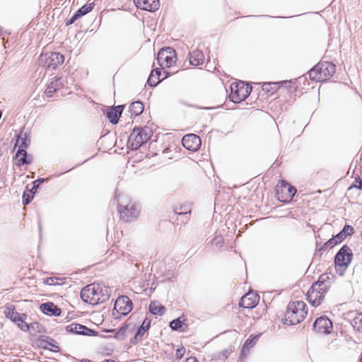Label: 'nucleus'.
Here are the masks:
<instances>
[{"label": "nucleus", "instance_id": "obj_1", "mask_svg": "<svg viewBox=\"0 0 362 362\" xmlns=\"http://www.w3.org/2000/svg\"><path fill=\"white\" fill-rule=\"evenodd\" d=\"M110 297L108 288L100 284H91L81 291V298L86 303L98 305L107 300Z\"/></svg>", "mask_w": 362, "mask_h": 362}, {"label": "nucleus", "instance_id": "obj_2", "mask_svg": "<svg viewBox=\"0 0 362 362\" xmlns=\"http://www.w3.org/2000/svg\"><path fill=\"white\" fill-rule=\"evenodd\" d=\"M329 287V278L326 275H321L318 281L313 283L307 292V300L309 303L315 307L319 306L324 300Z\"/></svg>", "mask_w": 362, "mask_h": 362}, {"label": "nucleus", "instance_id": "obj_3", "mask_svg": "<svg viewBox=\"0 0 362 362\" xmlns=\"http://www.w3.org/2000/svg\"><path fill=\"white\" fill-rule=\"evenodd\" d=\"M308 314V308L303 300L291 302L287 307L285 314V322L296 325L303 321Z\"/></svg>", "mask_w": 362, "mask_h": 362}, {"label": "nucleus", "instance_id": "obj_4", "mask_svg": "<svg viewBox=\"0 0 362 362\" xmlns=\"http://www.w3.org/2000/svg\"><path fill=\"white\" fill-rule=\"evenodd\" d=\"M335 71V65L332 62H320L309 71V77L316 82L325 81L334 75Z\"/></svg>", "mask_w": 362, "mask_h": 362}, {"label": "nucleus", "instance_id": "obj_5", "mask_svg": "<svg viewBox=\"0 0 362 362\" xmlns=\"http://www.w3.org/2000/svg\"><path fill=\"white\" fill-rule=\"evenodd\" d=\"M117 211L119 219L127 223L136 219L140 214L137 204L131 200H127L124 204H119Z\"/></svg>", "mask_w": 362, "mask_h": 362}, {"label": "nucleus", "instance_id": "obj_6", "mask_svg": "<svg viewBox=\"0 0 362 362\" xmlns=\"http://www.w3.org/2000/svg\"><path fill=\"white\" fill-rule=\"evenodd\" d=\"M150 137L148 128L136 127L131 132L127 144L131 149L136 150L145 144Z\"/></svg>", "mask_w": 362, "mask_h": 362}, {"label": "nucleus", "instance_id": "obj_7", "mask_svg": "<svg viewBox=\"0 0 362 362\" xmlns=\"http://www.w3.org/2000/svg\"><path fill=\"white\" fill-rule=\"evenodd\" d=\"M230 88V93L229 94V98L235 103H239L245 100L250 95L252 90L249 84L243 81L232 83Z\"/></svg>", "mask_w": 362, "mask_h": 362}, {"label": "nucleus", "instance_id": "obj_8", "mask_svg": "<svg viewBox=\"0 0 362 362\" xmlns=\"http://www.w3.org/2000/svg\"><path fill=\"white\" fill-rule=\"evenodd\" d=\"M296 192L294 187L284 180H279L275 187L276 198L283 203L291 202Z\"/></svg>", "mask_w": 362, "mask_h": 362}, {"label": "nucleus", "instance_id": "obj_9", "mask_svg": "<svg viewBox=\"0 0 362 362\" xmlns=\"http://www.w3.org/2000/svg\"><path fill=\"white\" fill-rule=\"evenodd\" d=\"M133 308V303L131 299L126 296H119L114 305L112 315L115 319H119L122 316L129 314Z\"/></svg>", "mask_w": 362, "mask_h": 362}, {"label": "nucleus", "instance_id": "obj_10", "mask_svg": "<svg viewBox=\"0 0 362 362\" xmlns=\"http://www.w3.org/2000/svg\"><path fill=\"white\" fill-rule=\"evenodd\" d=\"M157 61L162 69L171 67L177 61L175 50L169 47L162 48L158 54Z\"/></svg>", "mask_w": 362, "mask_h": 362}, {"label": "nucleus", "instance_id": "obj_11", "mask_svg": "<svg viewBox=\"0 0 362 362\" xmlns=\"http://www.w3.org/2000/svg\"><path fill=\"white\" fill-rule=\"evenodd\" d=\"M351 250L347 245H344L335 256V265L338 267L346 268L352 259Z\"/></svg>", "mask_w": 362, "mask_h": 362}, {"label": "nucleus", "instance_id": "obj_12", "mask_svg": "<svg viewBox=\"0 0 362 362\" xmlns=\"http://www.w3.org/2000/svg\"><path fill=\"white\" fill-rule=\"evenodd\" d=\"M66 331L71 334L85 336H97L98 334L97 331L76 322L68 325Z\"/></svg>", "mask_w": 362, "mask_h": 362}, {"label": "nucleus", "instance_id": "obj_13", "mask_svg": "<svg viewBox=\"0 0 362 362\" xmlns=\"http://www.w3.org/2000/svg\"><path fill=\"white\" fill-rule=\"evenodd\" d=\"M313 329L320 334H327L332 330V322L326 317H320L315 320Z\"/></svg>", "mask_w": 362, "mask_h": 362}, {"label": "nucleus", "instance_id": "obj_14", "mask_svg": "<svg viewBox=\"0 0 362 362\" xmlns=\"http://www.w3.org/2000/svg\"><path fill=\"white\" fill-rule=\"evenodd\" d=\"M182 144L185 148L192 151H196L200 148L202 141L197 135L189 134L183 136Z\"/></svg>", "mask_w": 362, "mask_h": 362}, {"label": "nucleus", "instance_id": "obj_15", "mask_svg": "<svg viewBox=\"0 0 362 362\" xmlns=\"http://www.w3.org/2000/svg\"><path fill=\"white\" fill-rule=\"evenodd\" d=\"M45 59V66L47 67L56 68L64 62V57L59 52H51L49 55L45 54L42 56V59Z\"/></svg>", "mask_w": 362, "mask_h": 362}, {"label": "nucleus", "instance_id": "obj_16", "mask_svg": "<svg viewBox=\"0 0 362 362\" xmlns=\"http://www.w3.org/2000/svg\"><path fill=\"white\" fill-rule=\"evenodd\" d=\"M259 300V296L258 294L254 292H248L241 298L239 305L240 307L251 309L256 307Z\"/></svg>", "mask_w": 362, "mask_h": 362}, {"label": "nucleus", "instance_id": "obj_17", "mask_svg": "<svg viewBox=\"0 0 362 362\" xmlns=\"http://www.w3.org/2000/svg\"><path fill=\"white\" fill-rule=\"evenodd\" d=\"M168 76V73L165 71H163L162 67L160 69L156 68L151 71L147 83L150 86L154 87L157 86L161 81L166 78Z\"/></svg>", "mask_w": 362, "mask_h": 362}, {"label": "nucleus", "instance_id": "obj_18", "mask_svg": "<svg viewBox=\"0 0 362 362\" xmlns=\"http://www.w3.org/2000/svg\"><path fill=\"white\" fill-rule=\"evenodd\" d=\"M188 56L190 64L194 66L204 64L206 60L205 54L199 48L192 49Z\"/></svg>", "mask_w": 362, "mask_h": 362}, {"label": "nucleus", "instance_id": "obj_19", "mask_svg": "<svg viewBox=\"0 0 362 362\" xmlns=\"http://www.w3.org/2000/svg\"><path fill=\"white\" fill-rule=\"evenodd\" d=\"M136 6L140 9L154 12L159 8V0H134Z\"/></svg>", "mask_w": 362, "mask_h": 362}, {"label": "nucleus", "instance_id": "obj_20", "mask_svg": "<svg viewBox=\"0 0 362 362\" xmlns=\"http://www.w3.org/2000/svg\"><path fill=\"white\" fill-rule=\"evenodd\" d=\"M123 110V105L113 106L107 108L106 110V117L110 122L113 124H117Z\"/></svg>", "mask_w": 362, "mask_h": 362}, {"label": "nucleus", "instance_id": "obj_21", "mask_svg": "<svg viewBox=\"0 0 362 362\" xmlns=\"http://www.w3.org/2000/svg\"><path fill=\"white\" fill-rule=\"evenodd\" d=\"M93 3H88L83 5L75 13V14L69 20L66 21V25L69 26L73 24L76 20L91 11L93 8Z\"/></svg>", "mask_w": 362, "mask_h": 362}, {"label": "nucleus", "instance_id": "obj_22", "mask_svg": "<svg viewBox=\"0 0 362 362\" xmlns=\"http://www.w3.org/2000/svg\"><path fill=\"white\" fill-rule=\"evenodd\" d=\"M40 308L44 314L49 316H59L62 313V310L52 302L42 303Z\"/></svg>", "mask_w": 362, "mask_h": 362}, {"label": "nucleus", "instance_id": "obj_23", "mask_svg": "<svg viewBox=\"0 0 362 362\" xmlns=\"http://www.w3.org/2000/svg\"><path fill=\"white\" fill-rule=\"evenodd\" d=\"M151 324V320L148 318H145L135 334L134 337L132 339V342L133 344H136L139 341H141L145 333L149 329Z\"/></svg>", "mask_w": 362, "mask_h": 362}, {"label": "nucleus", "instance_id": "obj_24", "mask_svg": "<svg viewBox=\"0 0 362 362\" xmlns=\"http://www.w3.org/2000/svg\"><path fill=\"white\" fill-rule=\"evenodd\" d=\"M32 160V157L28 156L26 150L23 148L18 149L15 156V163L16 165L20 167L25 164L28 165L31 163Z\"/></svg>", "mask_w": 362, "mask_h": 362}, {"label": "nucleus", "instance_id": "obj_25", "mask_svg": "<svg viewBox=\"0 0 362 362\" xmlns=\"http://www.w3.org/2000/svg\"><path fill=\"white\" fill-rule=\"evenodd\" d=\"M3 313L6 318L10 319L13 322L19 321V317H23V314L18 313L13 305H6L4 307Z\"/></svg>", "mask_w": 362, "mask_h": 362}, {"label": "nucleus", "instance_id": "obj_26", "mask_svg": "<svg viewBox=\"0 0 362 362\" xmlns=\"http://www.w3.org/2000/svg\"><path fill=\"white\" fill-rule=\"evenodd\" d=\"M282 82H266L262 86V91L268 95H272L278 91L282 86Z\"/></svg>", "mask_w": 362, "mask_h": 362}, {"label": "nucleus", "instance_id": "obj_27", "mask_svg": "<svg viewBox=\"0 0 362 362\" xmlns=\"http://www.w3.org/2000/svg\"><path fill=\"white\" fill-rule=\"evenodd\" d=\"M170 327L173 330L179 331V332H185L187 329L188 325L186 323V319L182 317L177 318L173 320L170 323Z\"/></svg>", "mask_w": 362, "mask_h": 362}, {"label": "nucleus", "instance_id": "obj_28", "mask_svg": "<svg viewBox=\"0 0 362 362\" xmlns=\"http://www.w3.org/2000/svg\"><path fill=\"white\" fill-rule=\"evenodd\" d=\"M149 310L153 315H162L165 313V308L156 301L151 302Z\"/></svg>", "mask_w": 362, "mask_h": 362}, {"label": "nucleus", "instance_id": "obj_29", "mask_svg": "<svg viewBox=\"0 0 362 362\" xmlns=\"http://www.w3.org/2000/svg\"><path fill=\"white\" fill-rule=\"evenodd\" d=\"M129 112L132 115L138 116L144 111V105L141 102L135 101L129 105Z\"/></svg>", "mask_w": 362, "mask_h": 362}, {"label": "nucleus", "instance_id": "obj_30", "mask_svg": "<svg viewBox=\"0 0 362 362\" xmlns=\"http://www.w3.org/2000/svg\"><path fill=\"white\" fill-rule=\"evenodd\" d=\"M259 335H250L243 344L242 351H245L252 348L259 340Z\"/></svg>", "mask_w": 362, "mask_h": 362}, {"label": "nucleus", "instance_id": "obj_31", "mask_svg": "<svg viewBox=\"0 0 362 362\" xmlns=\"http://www.w3.org/2000/svg\"><path fill=\"white\" fill-rule=\"evenodd\" d=\"M22 317H19V321H16L14 323L17 325L21 330L23 332H28L30 329V327L33 326V324L29 325L25 322V320L27 317L26 314H23Z\"/></svg>", "mask_w": 362, "mask_h": 362}, {"label": "nucleus", "instance_id": "obj_32", "mask_svg": "<svg viewBox=\"0 0 362 362\" xmlns=\"http://www.w3.org/2000/svg\"><path fill=\"white\" fill-rule=\"evenodd\" d=\"M57 81H52L46 88L45 94L47 97H52L57 90Z\"/></svg>", "mask_w": 362, "mask_h": 362}, {"label": "nucleus", "instance_id": "obj_33", "mask_svg": "<svg viewBox=\"0 0 362 362\" xmlns=\"http://www.w3.org/2000/svg\"><path fill=\"white\" fill-rule=\"evenodd\" d=\"M266 314L265 306H260L251 312V317L254 320H259Z\"/></svg>", "mask_w": 362, "mask_h": 362}, {"label": "nucleus", "instance_id": "obj_34", "mask_svg": "<svg viewBox=\"0 0 362 362\" xmlns=\"http://www.w3.org/2000/svg\"><path fill=\"white\" fill-rule=\"evenodd\" d=\"M26 189L28 191V192H24L23 194V205L28 204L32 199H33V194L35 193V191H33L31 189H28V187H26Z\"/></svg>", "mask_w": 362, "mask_h": 362}, {"label": "nucleus", "instance_id": "obj_35", "mask_svg": "<svg viewBox=\"0 0 362 362\" xmlns=\"http://www.w3.org/2000/svg\"><path fill=\"white\" fill-rule=\"evenodd\" d=\"M28 145H29V140H28L26 137L19 136L16 139V141L15 144V147H18V149L23 148V149L25 150L27 148V147L28 146Z\"/></svg>", "mask_w": 362, "mask_h": 362}, {"label": "nucleus", "instance_id": "obj_36", "mask_svg": "<svg viewBox=\"0 0 362 362\" xmlns=\"http://www.w3.org/2000/svg\"><path fill=\"white\" fill-rule=\"evenodd\" d=\"M43 283L47 285H61L63 284L62 279L57 277H48L43 280Z\"/></svg>", "mask_w": 362, "mask_h": 362}, {"label": "nucleus", "instance_id": "obj_37", "mask_svg": "<svg viewBox=\"0 0 362 362\" xmlns=\"http://www.w3.org/2000/svg\"><path fill=\"white\" fill-rule=\"evenodd\" d=\"M353 326L357 330H362V313L358 314L353 320Z\"/></svg>", "mask_w": 362, "mask_h": 362}, {"label": "nucleus", "instance_id": "obj_38", "mask_svg": "<svg viewBox=\"0 0 362 362\" xmlns=\"http://www.w3.org/2000/svg\"><path fill=\"white\" fill-rule=\"evenodd\" d=\"M175 212L178 214H186L191 212L189 206L185 205L184 206H180V207L175 208Z\"/></svg>", "mask_w": 362, "mask_h": 362}, {"label": "nucleus", "instance_id": "obj_39", "mask_svg": "<svg viewBox=\"0 0 362 362\" xmlns=\"http://www.w3.org/2000/svg\"><path fill=\"white\" fill-rule=\"evenodd\" d=\"M352 188H357L359 189H362V180L360 177L357 176L355 178L354 182L349 187V189H351Z\"/></svg>", "mask_w": 362, "mask_h": 362}, {"label": "nucleus", "instance_id": "obj_40", "mask_svg": "<svg viewBox=\"0 0 362 362\" xmlns=\"http://www.w3.org/2000/svg\"><path fill=\"white\" fill-rule=\"evenodd\" d=\"M341 232L346 237L347 235H352L354 232V229L351 226L346 225Z\"/></svg>", "mask_w": 362, "mask_h": 362}, {"label": "nucleus", "instance_id": "obj_41", "mask_svg": "<svg viewBox=\"0 0 362 362\" xmlns=\"http://www.w3.org/2000/svg\"><path fill=\"white\" fill-rule=\"evenodd\" d=\"M185 354V348L184 346L179 347L176 349L175 356L177 359H181Z\"/></svg>", "mask_w": 362, "mask_h": 362}, {"label": "nucleus", "instance_id": "obj_42", "mask_svg": "<svg viewBox=\"0 0 362 362\" xmlns=\"http://www.w3.org/2000/svg\"><path fill=\"white\" fill-rule=\"evenodd\" d=\"M230 351H231V350L226 349L221 352H219L217 355V357L218 358H226L228 356Z\"/></svg>", "mask_w": 362, "mask_h": 362}, {"label": "nucleus", "instance_id": "obj_43", "mask_svg": "<svg viewBox=\"0 0 362 362\" xmlns=\"http://www.w3.org/2000/svg\"><path fill=\"white\" fill-rule=\"evenodd\" d=\"M337 244H338V243L336 241L335 238H332L331 239H329L326 243H325V246L327 247H329V248H332L334 246H335Z\"/></svg>", "mask_w": 362, "mask_h": 362}, {"label": "nucleus", "instance_id": "obj_44", "mask_svg": "<svg viewBox=\"0 0 362 362\" xmlns=\"http://www.w3.org/2000/svg\"><path fill=\"white\" fill-rule=\"evenodd\" d=\"M128 329V325L122 326L117 332V336L119 337L120 336H123L125 334L126 332Z\"/></svg>", "mask_w": 362, "mask_h": 362}, {"label": "nucleus", "instance_id": "obj_45", "mask_svg": "<svg viewBox=\"0 0 362 362\" xmlns=\"http://www.w3.org/2000/svg\"><path fill=\"white\" fill-rule=\"evenodd\" d=\"M334 238H335L336 241L338 243H340L345 239L346 236H345V235H344L343 233L340 232L337 235H335Z\"/></svg>", "mask_w": 362, "mask_h": 362}, {"label": "nucleus", "instance_id": "obj_46", "mask_svg": "<svg viewBox=\"0 0 362 362\" xmlns=\"http://www.w3.org/2000/svg\"><path fill=\"white\" fill-rule=\"evenodd\" d=\"M44 180H37L33 182V186L31 189L36 192L37 188L39 187L40 184L43 182Z\"/></svg>", "mask_w": 362, "mask_h": 362}, {"label": "nucleus", "instance_id": "obj_47", "mask_svg": "<svg viewBox=\"0 0 362 362\" xmlns=\"http://www.w3.org/2000/svg\"><path fill=\"white\" fill-rule=\"evenodd\" d=\"M186 362H198V361L195 357L191 356L186 359Z\"/></svg>", "mask_w": 362, "mask_h": 362}, {"label": "nucleus", "instance_id": "obj_48", "mask_svg": "<svg viewBox=\"0 0 362 362\" xmlns=\"http://www.w3.org/2000/svg\"><path fill=\"white\" fill-rule=\"evenodd\" d=\"M101 362H116L115 360H111V359H106V360H104Z\"/></svg>", "mask_w": 362, "mask_h": 362}, {"label": "nucleus", "instance_id": "obj_49", "mask_svg": "<svg viewBox=\"0 0 362 362\" xmlns=\"http://www.w3.org/2000/svg\"><path fill=\"white\" fill-rule=\"evenodd\" d=\"M81 362H91L90 360L88 359H83L81 361Z\"/></svg>", "mask_w": 362, "mask_h": 362}]
</instances>
